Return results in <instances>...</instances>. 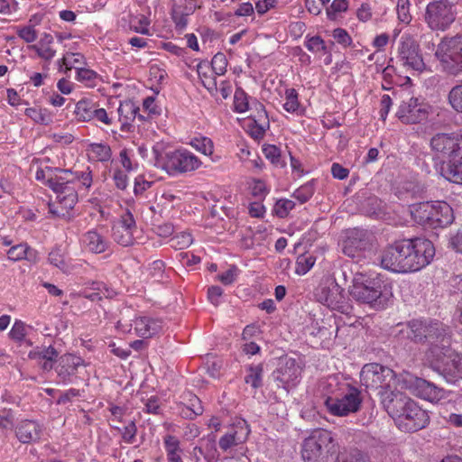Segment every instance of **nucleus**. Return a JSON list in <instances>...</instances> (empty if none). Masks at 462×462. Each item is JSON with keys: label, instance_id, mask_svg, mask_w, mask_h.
Listing matches in <instances>:
<instances>
[{"label": "nucleus", "instance_id": "69168bd1", "mask_svg": "<svg viewBox=\"0 0 462 462\" xmlns=\"http://www.w3.org/2000/svg\"><path fill=\"white\" fill-rule=\"evenodd\" d=\"M408 5L409 0H398L397 12L399 18L402 22L408 23L410 20V15L408 14Z\"/></svg>", "mask_w": 462, "mask_h": 462}, {"label": "nucleus", "instance_id": "680f3d73", "mask_svg": "<svg viewBox=\"0 0 462 462\" xmlns=\"http://www.w3.org/2000/svg\"><path fill=\"white\" fill-rule=\"evenodd\" d=\"M263 151L265 157L269 159L272 162V163H277L279 162L281 152L277 146L268 144L263 147Z\"/></svg>", "mask_w": 462, "mask_h": 462}, {"label": "nucleus", "instance_id": "bb28decb", "mask_svg": "<svg viewBox=\"0 0 462 462\" xmlns=\"http://www.w3.org/2000/svg\"><path fill=\"white\" fill-rule=\"evenodd\" d=\"M443 176L449 181L462 184V157L457 155L441 167Z\"/></svg>", "mask_w": 462, "mask_h": 462}, {"label": "nucleus", "instance_id": "4d7b16f0", "mask_svg": "<svg viewBox=\"0 0 462 462\" xmlns=\"http://www.w3.org/2000/svg\"><path fill=\"white\" fill-rule=\"evenodd\" d=\"M332 35L333 38L337 41V42L339 44L348 46L352 43V39L345 29L337 28L333 31Z\"/></svg>", "mask_w": 462, "mask_h": 462}, {"label": "nucleus", "instance_id": "b1692460", "mask_svg": "<svg viewBox=\"0 0 462 462\" xmlns=\"http://www.w3.org/2000/svg\"><path fill=\"white\" fill-rule=\"evenodd\" d=\"M42 432V427L35 420H22L15 429L17 439L23 444L38 441Z\"/></svg>", "mask_w": 462, "mask_h": 462}, {"label": "nucleus", "instance_id": "f3484780", "mask_svg": "<svg viewBox=\"0 0 462 462\" xmlns=\"http://www.w3.org/2000/svg\"><path fill=\"white\" fill-rule=\"evenodd\" d=\"M301 368L295 359L286 358L282 361L279 367L273 372V377L278 382V387L289 392L290 388L294 387L300 376Z\"/></svg>", "mask_w": 462, "mask_h": 462}, {"label": "nucleus", "instance_id": "e433bc0d", "mask_svg": "<svg viewBox=\"0 0 462 462\" xmlns=\"http://www.w3.org/2000/svg\"><path fill=\"white\" fill-rule=\"evenodd\" d=\"M263 371V368L262 364L249 366L247 369L248 374L245 378V383L251 384L254 389L261 387Z\"/></svg>", "mask_w": 462, "mask_h": 462}, {"label": "nucleus", "instance_id": "aec40b11", "mask_svg": "<svg viewBox=\"0 0 462 462\" xmlns=\"http://www.w3.org/2000/svg\"><path fill=\"white\" fill-rule=\"evenodd\" d=\"M460 139L461 134L439 133L431 138L430 146L433 151L450 160L459 152Z\"/></svg>", "mask_w": 462, "mask_h": 462}, {"label": "nucleus", "instance_id": "79ce46f5", "mask_svg": "<svg viewBox=\"0 0 462 462\" xmlns=\"http://www.w3.org/2000/svg\"><path fill=\"white\" fill-rule=\"evenodd\" d=\"M193 242L192 236L187 232H181L169 241L170 245L175 250H182L189 247Z\"/></svg>", "mask_w": 462, "mask_h": 462}, {"label": "nucleus", "instance_id": "e2e57ef3", "mask_svg": "<svg viewBox=\"0 0 462 462\" xmlns=\"http://www.w3.org/2000/svg\"><path fill=\"white\" fill-rule=\"evenodd\" d=\"M18 35L26 42H33L37 39V32L32 26H26L22 28L18 32Z\"/></svg>", "mask_w": 462, "mask_h": 462}, {"label": "nucleus", "instance_id": "338daca9", "mask_svg": "<svg viewBox=\"0 0 462 462\" xmlns=\"http://www.w3.org/2000/svg\"><path fill=\"white\" fill-rule=\"evenodd\" d=\"M80 391L75 388H71L63 393L59 397L57 403L58 404H65L69 402H70L74 397H79Z\"/></svg>", "mask_w": 462, "mask_h": 462}, {"label": "nucleus", "instance_id": "6e6d98bb", "mask_svg": "<svg viewBox=\"0 0 462 462\" xmlns=\"http://www.w3.org/2000/svg\"><path fill=\"white\" fill-rule=\"evenodd\" d=\"M236 275H237V268H236V266L233 265L225 273L218 274L217 276V278L224 285H229L235 282Z\"/></svg>", "mask_w": 462, "mask_h": 462}, {"label": "nucleus", "instance_id": "a18cd8bd", "mask_svg": "<svg viewBox=\"0 0 462 462\" xmlns=\"http://www.w3.org/2000/svg\"><path fill=\"white\" fill-rule=\"evenodd\" d=\"M227 60L222 52L214 55L211 60V69L216 75H224L226 71Z\"/></svg>", "mask_w": 462, "mask_h": 462}, {"label": "nucleus", "instance_id": "423d86ee", "mask_svg": "<svg viewBox=\"0 0 462 462\" xmlns=\"http://www.w3.org/2000/svg\"><path fill=\"white\" fill-rule=\"evenodd\" d=\"M435 57L445 73L455 77L462 75V34L443 37L437 46Z\"/></svg>", "mask_w": 462, "mask_h": 462}, {"label": "nucleus", "instance_id": "3c124183", "mask_svg": "<svg viewBox=\"0 0 462 462\" xmlns=\"http://www.w3.org/2000/svg\"><path fill=\"white\" fill-rule=\"evenodd\" d=\"M25 115L32 118L34 122L47 125L50 121L49 116L46 114V110L41 108L31 107L25 110Z\"/></svg>", "mask_w": 462, "mask_h": 462}, {"label": "nucleus", "instance_id": "774afa93", "mask_svg": "<svg viewBox=\"0 0 462 462\" xmlns=\"http://www.w3.org/2000/svg\"><path fill=\"white\" fill-rule=\"evenodd\" d=\"M113 179L117 189H125L127 187V175L125 172L120 170L116 171Z\"/></svg>", "mask_w": 462, "mask_h": 462}, {"label": "nucleus", "instance_id": "2eb2a0df", "mask_svg": "<svg viewBox=\"0 0 462 462\" xmlns=\"http://www.w3.org/2000/svg\"><path fill=\"white\" fill-rule=\"evenodd\" d=\"M405 239L395 241L382 253L381 265L393 273H406Z\"/></svg>", "mask_w": 462, "mask_h": 462}, {"label": "nucleus", "instance_id": "4c0bfd02", "mask_svg": "<svg viewBox=\"0 0 462 462\" xmlns=\"http://www.w3.org/2000/svg\"><path fill=\"white\" fill-rule=\"evenodd\" d=\"M207 448L211 452L205 453L204 449L201 447H195L192 451V456L196 462H199L200 460V456H203L205 459H207L208 462H211L212 460L217 459V448L215 440H208L207 443Z\"/></svg>", "mask_w": 462, "mask_h": 462}, {"label": "nucleus", "instance_id": "f8f14e48", "mask_svg": "<svg viewBox=\"0 0 462 462\" xmlns=\"http://www.w3.org/2000/svg\"><path fill=\"white\" fill-rule=\"evenodd\" d=\"M361 404V392L350 385H347L346 391L340 397L328 396L325 400L328 411L336 416H347L350 413H355L360 410Z\"/></svg>", "mask_w": 462, "mask_h": 462}, {"label": "nucleus", "instance_id": "58836bf2", "mask_svg": "<svg viewBox=\"0 0 462 462\" xmlns=\"http://www.w3.org/2000/svg\"><path fill=\"white\" fill-rule=\"evenodd\" d=\"M448 100L450 106L462 114V83L454 86L448 92Z\"/></svg>", "mask_w": 462, "mask_h": 462}, {"label": "nucleus", "instance_id": "393cba45", "mask_svg": "<svg viewBox=\"0 0 462 462\" xmlns=\"http://www.w3.org/2000/svg\"><path fill=\"white\" fill-rule=\"evenodd\" d=\"M415 389L420 397L431 402H439L445 397V391L443 388L439 387L433 383L422 378H418L415 381Z\"/></svg>", "mask_w": 462, "mask_h": 462}, {"label": "nucleus", "instance_id": "c756f323", "mask_svg": "<svg viewBox=\"0 0 462 462\" xmlns=\"http://www.w3.org/2000/svg\"><path fill=\"white\" fill-rule=\"evenodd\" d=\"M163 444L168 462H183L181 458L182 449L179 439L171 434L163 437Z\"/></svg>", "mask_w": 462, "mask_h": 462}, {"label": "nucleus", "instance_id": "ea45409f", "mask_svg": "<svg viewBox=\"0 0 462 462\" xmlns=\"http://www.w3.org/2000/svg\"><path fill=\"white\" fill-rule=\"evenodd\" d=\"M337 458L338 462H369L367 457L357 448L341 452Z\"/></svg>", "mask_w": 462, "mask_h": 462}, {"label": "nucleus", "instance_id": "0e129e2a", "mask_svg": "<svg viewBox=\"0 0 462 462\" xmlns=\"http://www.w3.org/2000/svg\"><path fill=\"white\" fill-rule=\"evenodd\" d=\"M222 294L223 290L219 286H211L208 289V298L214 306H218Z\"/></svg>", "mask_w": 462, "mask_h": 462}, {"label": "nucleus", "instance_id": "49530a36", "mask_svg": "<svg viewBox=\"0 0 462 462\" xmlns=\"http://www.w3.org/2000/svg\"><path fill=\"white\" fill-rule=\"evenodd\" d=\"M90 148L97 161L107 162L110 160L112 152L108 145L102 143H92Z\"/></svg>", "mask_w": 462, "mask_h": 462}, {"label": "nucleus", "instance_id": "6ab92c4d", "mask_svg": "<svg viewBox=\"0 0 462 462\" xmlns=\"http://www.w3.org/2000/svg\"><path fill=\"white\" fill-rule=\"evenodd\" d=\"M136 224L133 214L127 210L112 226V237L116 243L123 246L134 244V230Z\"/></svg>", "mask_w": 462, "mask_h": 462}, {"label": "nucleus", "instance_id": "13d9d810", "mask_svg": "<svg viewBox=\"0 0 462 462\" xmlns=\"http://www.w3.org/2000/svg\"><path fill=\"white\" fill-rule=\"evenodd\" d=\"M137 432L135 422L131 420L122 430V438L127 443H133Z\"/></svg>", "mask_w": 462, "mask_h": 462}, {"label": "nucleus", "instance_id": "5701e85b", "mask_svg": "<svg viewBox=\"0 0 462 462\" xmlns=\"http://www.w3.org/2000/svg\"><path fill=\"white\" fill-rule=\"evenodd\" d=\"M250 433V430L245 420L239 421L228 432H226L219 439V447L222 450L226 451L233 446H237L245 442Z\"/></svg>", "mask_w": 462, "mask_h": 462}, {"label": "nucleus", "instance_id": "a211bd4d", "mask_svg": "<svg viewBox=\"0 0 462 462\" xmlns=\"http://www.w3.org/2000/svg\"><path fill=\"white\" fill-rule=\"evenodd\" d=\"M200 165V160L187 150H177L167 156L166 169L171 172L192 171Z\"/></svg>", "mask_w": 462, "mask_h": 462}, {"label": "nucleus", "instance_id": "864d4df0", "mask_svg": "<svg viewBox=\"0 0 462 462\" xmlns=\"http://www.w3.org/2000/svg\"><path fill=\"white\" fill-rule=\"evenodd\" d=\"M77 69V79L86 84H90L97 79V73L90 69L86 68H76Z\"/></svg>", "mask_w": 462, "mask_h": 462}, {"label": "nucleus", "instance_id": "dca6fc26", "mask_svg": "<svg viewBox=\"0 0 462 462\" xmlns=\"http://www.w3.org/2000/svg\"><path fill=\"white\" fill-rule=\"evenodd\" d=\"M428 116L427 105L419 103L418 98L414 97L402 100L396 112V116L404 124H419L426 120Z\"/></svg>", "mask_w": 462, "mask_h": 462}, {"label": "nucleus", "instance_id": "4468645a", "mask_svg": "<svg viewBox=\"0 0 462 462\" xmlns=\"http://www.w3.org/2000/svg\"><path fill=\"white\" fill-rule=\"evenodd\" d=\"M441 357L433 356L430 360L432 368L441 374L448 383H454L462 379V356L456 354L449 347L448 355Z\"/></svg>", "mask_w": 462, "mask_h": 462}, {"label": "nucleus", "instance_id": "c85d7f7f", "mask_svg": "<svg viewBox=\"0 0 462 462\" xmlns=\"http://www.w3.org/2000/svg\"><path fill=\"white\" fill-rule=\"evenodd\" d=\"M83 242L95 254L104 253L108 247V241L96 229L88 231L83 236Z\"/></svg>", "mask_w": 462, "mask_h": 462}, {"label": "nucleus", "instance_id": "052dcab7", "mask_svg": "<svg viewBox=\"0 0 462 462\" xmlns=\"http://www.w3.org/2000/svg\"><path fill=\"white\" fill-rule=\"evenodd\" d=\"M48 260L51 264L58 267L60 270H63L66 267L64 257L60 254V250H52L49 254Z\"/></svg>", "mask_w": 462, "mask_h": 462}, {"label": "nucleus", "instance_id": "de8ad7c7", "mask_svg": "<svg viewBox=\"0 0 462 462\" xmlns=\"http://www.w3.org/2000/svg\"><path fill=\"white\" fill-rule=\"evenodd\" d=\"M286 101L283 105L287 112L293 113L299 107L298 93L294 88H288L285 91Z\"/></svg>", "mask_w": 462, "mask_h": 462}, {"label": "nucleus", "instance_id": "a19ab883", "mask_svg": "<svg viewBox=\"0 0 462 462\" xmlns=\"http://www.w3.org/2000/svg\"><path fill=\"white\" fill-rule=\"evenodd\" d=\"M190 144L197 151L205 155H211L213 153L214 145L210 138L205 136L195 137L191 140Z\"/></svg>", "mask_w": 462, "mask_h": 462}, {"label": "nucleus", "instance_id": "72a5a7b5", "mask_svg": "<svg viewBox=\"0 0 462 462\" xmlns=\"http://www.w3.org/2000/svg\"><path fill=\"white\" fill-rule=\"evenodd\" d=\"M208 69V62L206 61H200L198 65H197V72L199 74V77L202 82V85L209 91V92H213V91H217V80H216V78L214 76H211V75H208L207 72H205L203 69Z\"/></svg>", "mask_w": 462, "mask_h": 462}, {"label": "nucleus", "instance_id": "0eeeda50", "mask_svg": "<svg viewBox=\"0 0 462 462\" xmlns=\"http://www.w3.org/2000/svg\"><path fill=\"white\" fill-rule=\"evenodd\" d=\"M396 374L391 368L377 363L366 364L360 372V382L366 389L378 390L379 394L391 393Z\"/></svg>", "mask_w": 462, "mask_h": 462}, {"label": "nucleus", "instance_id": "6e6552de", "mask_svg": "<svg viewBox=\"0 0 462 462\" xmlns=\"http://www.w3.org/2000/svg\"><path fill=\"white\" fill-rule=\"evenodd\" d=\"M405 255L407 273L421 270L430 263L435 255L433 243L426 238L405 239Z\"/></svg>", "mask_w": 462, "mask_h": 462}, {"label": "nucleus", "instance_id": "f257e3e1", "mask_svg": "<svg viewBox=\"0 0 462 462\" xmlns=\"http://www.w3.org/2000/svg\"><path fill=\"white\" fill-rule=\"evenodd\" d=\"M383 403L388 414L397 420L399 428L404 431H418L430 422L428 412L400 392H391Z\"/></svg>", "mask_w": 462, "mask_h": 462}, {"label": "nucleus", "instance_id": "2f4dec72", "mask_svg": "<svg viewBox=\"0 0 462 462\" xmlns=\"http://www.w3.org/2000/svg\"><path fill=\"white\" fill-rule=\"evenodd\" d=\"M58 356L59 352L52 346H36L28 354V357L32 360L57 361Z\"/></svg>", "mask_w": 462, "mask_h": 462}, {"label": "nucleus", "instance_id": "c9c22d12", "mask_svg": "<svg viewBox=\"0 0 462 462\" xmlns=\"http://www.w3.org/2000/svg\"><path fill=\"white\" fill-rule=\"evenodd\" d=\"M139 111V107L130 100H125L120 103L117 109L119 121L122 119L134 120Z\"/></svg>", "mask_w": 462, "mask_h": 462}, {"label": "nucleus", "instance_id": "9b49d317", "mask_svg": "<svg viewBox=\"0 0 462 462\" xmlns=\"http://www.w3.org/2000/svg\"><path fill=\"white\" fill-rule=\"evenodd\" d=\"M396 60L406 69L421 72L426 67L419 44L408 34L402 35L399 41Z\"/></svg>", "mask_w": 462, "mask_h": 462}, {"label": "nucleus", "instance_id": "cd10ccee", "mask_svg": "<svg viewBox=\"0 0 462 462\" xmlns=\"http://www.w3.org/2000/svg\"><path fill=\"white\" fill-rule=\"evenodd\" d=\"M427 322L420 319L409 321L406 328L402 330L406 337L414 343H425Z\"/></svg>", "mask_w": 462, "mask_h": 462}, {"label": "nucleus", "instance_id": "603ef678", "mask_svg": "<svg viewBox=\"0 0 462 462\" xmlns=\"http://www.w3.org/2000/svg\"><path fill=\"white\" fill-rule=\"evenodd\" d=\"M305 46L311 52H326L327 51L325 42L319 36H313L310 38L306 42Z\"/></svg>", "mask_w": 462, "mask_h": 462}, {"label": "nucleus", "instance_id": "9d476101", "mask_svg": "<svg viewBox=\"0 0 462 462\" xmlns=\"http://www.w3.org/2000/svg\"><path fill=\"white\" fill-rule=\"evenodd\" d=\"M373 249V236L366 230L355 228L346 233V238L341 243L343 254L359 261L366 257V254Z\"/></svg>", "mask_w": 462, "mask_h": 462}, {"label": "nucleus", "instance_id": "5fc2aeb1", "mask_svg": "<svg viewBox=\"0 0 462 462\" xmlns=\"http://www.w3.org/2000/svg\"><path fill=\"white\" fill-rule=\"evenodd\" d=\"M26 244H20L12 246L8 252L7 256L12 261H20L25 257Z\"/></svg>", "mask_w": 462, "mask_h": 462}, {"label": "nucleus", "instance_id": "39448f33", "mask_svg": "<svg viewBox=\"0 0 462 462\" xmlns=\"http://www.w3.org/2000/svg\"><path fill=\"white\" fill-rule=\"evenodd\" d=\"M48 186L57 194V202L49 203V212L57 217L66 218L78 202V192L68 177L57 176L48 178Z\"/></svg>", "mask_w": 462, "mask_h": 462}, {"label": "nucleus", "instance_id": "bf43d9fd", "mask_svg": "<svg viewBox=\"0 0 462 462\" xmlns=\"http://www.w3.org/2000/svg\"><path fill=\"white\" fill-rule=\"evenodd\" d=\"M314 260L311 257H300L297 260L296 273L305 274L313 266Z\"/></svg>", "mask_w": 462, "mask_h": 462}, {"label": "nucleus", "instance_id": "c03bdc74", "mask_svg": "<svg viewBox=\"0 0 462 462\" xmlns=\"http://www.w3.org/2000/svg\"><path fill=\"white\" fill-rule=\"evenodd\" d=\"M26 328V324L23 321L16 319L9 332V337L13 340L22 343L25 340L27 335Z\"/></svg>", "mask_w": 462, "mask_h": 462}, {"label": "nucleus", "instance_id": "7ed1b4c3", "mask_svg": "<svg viewBox=\"0 0 462 462\" xmlns=\"http://www.w3.org/2000/svg\"><path fill=\"white\" fill-rule=\"evenodd\" d=\"M339 453V445L334 434L327 430L317 429L302 444L301 457L304 462H331Z\"/></svg>", "mask_w": 462, "mask_h": 462}, {"label": "nucleus", "instance_id": "4be33fe9", "mask_svg": "<svg viewBox=\"0 0 462 462\" xmlns=\"http://www.w3.org/2000/svg\"><path fill=\"white\" fill-rule=\"evenodd\" d=\"M317 300L328 308L338 310L344 302L342 289L337 283L330 286H321L316 292Z\"/></svg>", "mask_w": 462, "mask_h": 462}, {"label": "nucleus", "instance_id": "1a4fd4ad", "mask_svg": "<svg viewBox=\"0 0 462 462\" xmlns=\"http://www.w3.org/2000/svg\"><path fill=\"white\" fill-rule=\"evenodd\" d=\"M457 14L455 2L437 0L428 4L424 20L431 30L444 32L455 22Z\"/></svg>", "mask_w": 462, "mask_h": 462}, {"label": "nucleus", "instance_id": "8fccbe9b", "mask_svg": "<svg viewBox=\"0 0 462 462\" xmlns=\"http://www.w3.org/2000/svg\"><path fill=\"white\" fill-rule=\"evenodd\" d=\"M314 189L313 186L310 183H307L299 189H297L292 196L294 199H296L298 201H300L301 204L307 202L313 195Z\"/></svg>", "mask_w": 462, "mask_h": 462}, {"label": "nucleus", "instance_id": "7c9ffc66", "mask_svg": "<svg viewBox=\"0 0 462 462\" xmlns=\"http://www.w3.org/2000/svg\"><path fill=\"white\" fill-rule=\"evenodd\" d=\"M52 43V35L44 33L37 44L31 45L29 48L35 51L40 58L51 60L56 53V51L51 47Z\"/></svg>", "mask_w": 462, "mask_h": 462}, {"label": "nucleus", "instance_id": "f704fd0d", "mask_svg": "<svg viewBox=\"0 0 462 462\" xmlns=\"http://www.w3.org/2000/svg\"><path fill=\"white\" fill-rule=\"evenodd\" d=\"M55 171H58L60 172H62L65 174L64 177H68L69 180H71V183L74 180H80L81 183L86 187L89 188L92 184V174L91 171H89V168H88V171H75L72 172L69 170H61L60 168H56Z\"/></svg>", "mask_w": 462, "mask_h": 462}, {"label": "nucleus", "instance_id": "473e14b6", "mask_svg": "<svg viewBox=\"0 0 462 462\" xmlns=\"http://www.w3.org/2000/svg\"><path fill=\"white\" fill-rule=\"evenodd\" d=\"M96 104L90 100L82 99L76 105L75 114L78 120L82 122L90 121Z\"/></svg>", "mask_w": 462, "mask_h": 462}, {"label": "nucleus", "instance_id": "09e8293b", "mask_svg": "<svg viewBox=\"0 0 462 462\" xmlns=\"http://www.w3.org/2000/svg\"><path fill=\"white\" fill-rule=\"evenodd\" d=\"M295 203L291 199H279L276 201L273 210L279 217H285L294 208Z\"/></svg>", "mask_w": 462, "mask_h": 462}, {"label": "nucleus", "instance_id": "a878e982", "mask_svg": "<svg viewBox=\"0 0 462 462\" xmlns=\"http://www.w3.org/2000/svg\"><path fill=\"white\" fill-rule=\"evenodd\" d=\"M133 326L136 335L143 338L152 337L162 328L160 321L146 317L135 319Z\"/></svg>", "mask_w": 462, "mask_h": 462}, {"label": "nucleus", "instance_id": "ddd939ff", "mask_svg": "<svg viewBox=\"0 0 462 462\" xmlns=\"http://www.w3.org/2000/svg\"><path fill=\"white\" fill-rule=\"evenodd\" d=\"M427 332L425 343L430 347L428 352V358L433 356L441 357V355H448L450 346V336L448 328L439 321L427 322Z\"/></svg>", "mask_w": 462, "mask_h": 462}, {"label": "nucleus", "instance_id": "37998d69", "mask_svg": "<svg viewBox=\"0 0 462 462\" xmlns=\"http://www.w3.org/2000/svg\"><path fill=\"white\" fill-rule=\"evenodd\" d=\"M234 107L237 113H244L249 108L247 94L242 88H236L234 95Z\"/></svg>", "mask_w": 462, "mask_h": 462}, {"label": "nucleus", "instance_id": "412c9836", "mask_svg": "<svg viewBox=\"0 0 462 462\" xmlns=\"http://www.w3.org/2000/svg\"><path fill=\"white\" fill-rule=\"evenodd\" d=\"M84 363L80 356L72 354H65L58 360L55 367L59 382L62 383H72V377L77 374L78 368Z\"/></svg>", "mask_w": 462, "mask_h": 462}, {"label": "nucleus", "instance_id": "f03ea898", "mask_svg": "<svg viewBox=\"0 0 462 462\" xmlns=\"http://www.w3.org/2000/svg\"><path fill=\"white\" fill-rule=\"evenodd\" d=\"M349 294L356 301L375 309H384L393 297L389 284L379 278H369L361 273L355 275Z\"/></svg>", "mask_w": 462, "mask_h": 462}, {"label": "nucleus", "instance_id": "20e7f679", "mask_svg": "<svg viewBox=\"0 0 462 462\" xmlns=\"http://www.w3.org/2000/svg\"><path fill=\"white\" fill-rule=\"evenodd\" d=\"M411 218L426 228H444L454 221L452 208L445 201H424L410 207Z\"/></svg>", "mask_w": 462, "mask_h": 462}]
</instances>
